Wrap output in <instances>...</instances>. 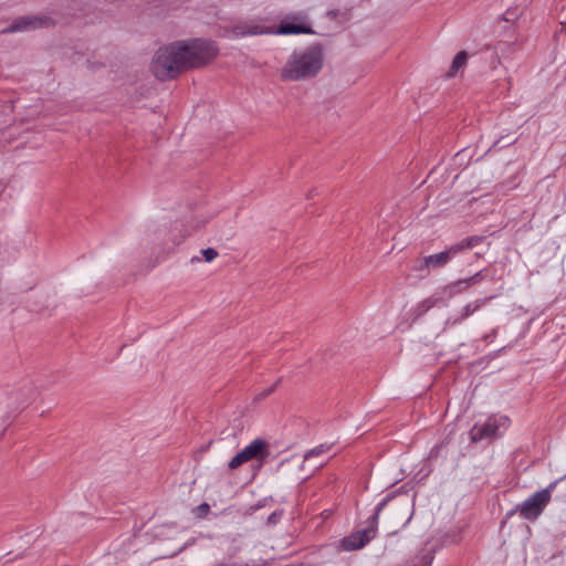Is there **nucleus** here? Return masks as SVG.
I'll return each instance as SVG.
<instances>
[{
	"label": "nucleus",
	"instance_id": "obj_1",
	"mask_svg": "<svg viewBox=\"0 0 566 566\" xmlns=\"http://www.w3.org/2000/svg\"><path fill=\"white\" fill-rule=\"evenodd\" d=\"M218 49L211 41L192 40L178 42L157 51L153 72L160 81L174 78L187 69L201 66L217 55Z\"/></svg>",
	"mask_w": 566,
	"mask_h": 566
},
{
	"label": "nucleus",
	"instance_id": "obj_2",
	"mask_svg": "<svg viewBox=\"0 0 566 566\" xmlns=\"http://www.w3.org/2000/svg\"><path fill=\"white\" fill-rule=\"evenodd\" d=\"M324 51L319 44L295 50L280 71L282 81L298 82L315 77L324 66Z\"/></svg>",
	"mask_w": 566,
	"mask_h": 566
},
{
	"label": "nucleus",
	"instance_id": "obj_3",
	"mask_svg": "<svg viewBox=\"0 0 566 566\" xmlns=\"http://www.w3.org/2000/svg\"><path fill=\"white\" fill-rule=\"evenodd\" d=\"M511 419L505 415H491L484 422L475 423L470 430L472 442L501 438L510 428Z\"/></svg>",
	"mask_w": 566,
	"mask_h": 566
},
{
	"label": "nucleus",
	"instance_id": "obj_4",
	"mask_svg": "<svg viewBox=\"0 0 566 566\" xmlns=\"http://www.w3.org/2000/svg\"><path fill=\"white\" fill-rule=\"evenodd\" d=\"M391 499L392 495H387L377 504L375 513L369 520V526L366 530L353 534L352 536L344 539V547L346 549H359L364 547L371 538L375 537L379 515Z\"/></svg>",
	"mask_w": 566,
	"mask_h": 566
},
{
	"label": "nucleus",
	"instance_id": "obj_5",
	"mask_svg": "<svg viewBox=\"0 0 566 566\" xmlns=\"http://www.w3.org/2000/svg\"><path fill=\"white\" fill-rule=\"evenodd\" d=\"M549 501L551 488L543 489L535 492L533 495L518 504L514 510L510 511L507 513V517L512 516L515 512H520L521 516L526 520H536L542 514Z\"/></svg>",
	"mask_w": 566,
	"mask_h": 566
},
{
	"label": "nucleus",
	"instance_id": "obj_6",
	"mask_svg": "<svg viewBox=\"0 0 566 566\" xmlns=\"http://www.w3.org/2000/svg\"><path fill=\"white\" fill-rule=\"evenodd\" d=\"M270 455L269 443L261 438H256L245 446L240 452H238L229 462L228 467L230 470H235L243 463L258 460L264 461Z\"/></svg>",
	"mask_w": 566,
	"mask_h": 566
},
{
	"label": "nucleus",
	"instance_id": "obj_7",
	"mask_svg": "<svg viewBox=\"0 0 566 566\" xmlns=\"http://www.w3.org/2000/svg\"><path fill=\"white\" fill-rule=\"evenodd\" d=\"M275 34H312L313 30L304 13L298 12L285 17L274 31Z\"/></svg>",
	"mask_w": 566,
	"mask_h": 566
},
{
	"label": "nucleus",
	"instance_id": "obj_8",
	"mask_svg": "<svg viewBox=\"0 0 566 566\" xmlns=\"http://www.w3.org/2000/svg\"><path fill=\"white\" fill-rule=\"evenodd\" d=\"M51 24V19L48 17H23L13 21V23L8 27L3 32L13 33L21 32L32 29H39L43 27H49Z\"/></svg>",
	"mask_w": 566,
	"mask_h": 566
},
{
	"label": "nucleus",
	"instance_id": "obj_9",
	"mask_svg": "<svg viewBox=\"0 0 566 566\" xmlns=\"http://www.w3.org/2000/svg\"><path fill=\"white\" fill-rule=\"evenodd\" d=\"M493 298V296H488L483 298L474 300L473 302L468 303L463 308L462 313L459 316H450L446 321L447 326H455L461 324L464 319L476 313L483 306L488 304Z\"/></svg>",
	"mask_w": 566,
	"mask_h": 566
},
{
	"label": "nucleus",
	"instance_id": "obj_10",
	"mask_svg": "<svg viewBox=\"0 0 566 566\" xmlns=\"http://www.w3.org/2000/svg\"><path fill=\"white\" fill-rule=\"evenodd\" d=\"M457 255V248L453 245L447 250L424 256V265H430L431 269H439L447 265Z\"/></svg>",
	"mask_w": 566,
	"mask_h": 566
},
{
	"label": "nucleus",
	"instance_id": "obj_11",
	"mask_svg": "<svg viewBox=\"0 0 566 566\" xmlns=\"http://www.w3.org/2000/svg\"><path fill=\"white\" fill-rule=\"evenodd\" d=\"M262 27L256 24H239L233 28L235 36H248L266 33Z\"/></svg>",
	"mask_w": 566,
	"mask_h": 566
},
{
	"label": "nucleus",
	"instance_id": "obj_12",
	"mask_svg": "<svg viewBox=\"0 0 566 566\" xmlns=\"http://www.w3.org/2000/svg\"><path fill=\"white\" fill-rule=\"evenodd\" d=\"M468 57L469 54L465 51H460L452 61L448 77H453L459 71L463 70L467 65Z\"/></svg>",
	"mask_w": 566,
	"mask_h": 566
},
{
	"label": "nucleus",
	"instance_id": "obj_13",
	"mask_svg": "<svg viewBox=\"0 0 566 566\" xmlns=\"http://www.w3.org/2000/svg\"><path fill=\"white\" fill-rule=\"evenodd\" d=\"M469 284L465 279L458 280L455 282L450 283L447 285L446 291L449 294V296H454L457 294H461L469 290Z\"/></svg>",
	"mask_w": 566,
	"mask_h": 566
},
{
	"label": "nucleus",
	"instance_id": "obj_14",
	"mask_svg": "<svg viewBox=\"0 0 566 566\" xmlns=\"http://www.w3.org/2000/svg\"><path fill=\"white\" fill-rule=\"evenodd\" d=\"M481 241H482V239L479 237H470V238L462 240L459 243L453 244V248H457V254H459L460 252H462L467 249H471V248L478 245Z\"/></svg>",
	"mask_w": 566,
	"mask_h": 566
},
{
	"label": "nucleus",
	"instance_id": "obj_15",
	"mask_svg": "<svg viewBox=\"0 0 566 566\" xmlns=\"http://www.w3.org/2000/svg\"><path fill=\"white\" fill-rule=\"evenodd\" d=\"M327 450H329V447L326 446V444H319L313 449H311L310 451H307L305 454H304V461H310L312 460L313 458H316V457H319L322 454H324Z\"/></svg>",
	"mask_w": 566,
	"mask_h": 566
},
{
	"label": "nucleus",
	"instance_id": "obj_16",
	"mask_svg": "<svg viewBox=\"0 0 566 566\" xmlns=\"http://www.w3.org/2000/svg\"><path fill=\"white\" fill-rule=\"evenodd\" d=\"M484 279H485V271L482 270V271H479L475 274L467 277L465 280H467L469 286H472V285H475V284L482 282Z\"/></svg>",
	"mask_w": 566,
	"mask_h": 566
},
{
	"label": "nucleus",
	"instance_id": "obj_17",
	"mask_svg": "<svg viewBox=\"0 0 566 566\" xmlns=\"http://www.w3.org/2000/svg\"><path fill=\"white\" fill-rule=\"evenodd\" d=\"M201 253L207 262H211L218 256V252L213 248L203 249Z\"/></svg>",
	"mask_w": 566,
	"mask_h": 566
},
{
	"label": "nucleus",
	"instance_id": "obj_18",
	"mask_svg": "<svg viewBox=\"0 0 566 566\" xmlns=\"http://www.w3.org/2000/svg\"><path fill=\"white\" fill-rule=\"evenodd\" d=\"M433 304H434V303H433V301H432V300L427 298V300H424L423 302H421V303L419 304V307L421 308V311H422V312H426V311H428L429 308H431V307L433 306Z\"/></svg>",
	"mask_w": 566,
	"mask_h": 566
},
{
	"label": "nucleus",
	"instance_id": "obj_19",
	"mask_svg": "<svg viewBox=\"0 0 566 566\" xmlns=\"http://www.w3.org/2000/svg\"><path fill=\"white\" fill-rule=\"evenodd\" d=\"M431 269L430 265H424V258L417 261L415 265V270L417 271H423Z\"/></svg>",
	"mask_w": 566,
	"mask_h": 566
},
{
	"label": "nucleus",
	"instance_id": "obj_20",
	"mask_svg": "<svg viewBox=\"0 0 566 566\" xmlns=\"http://www.w3.org/2000/svg\"><path fill=\"white\" fill-rule=\"evenodd\" d=\"M281 514H277L276 512L272 513L269 517H268V523L269 524H275L277 522V520L280 518Z\"/></svg>",
	"mask_w": 566,
	"mask_h": 566
},
{
	"label": "nucleus",
	"instance_id": "obj_21",
	"mask_svg": "<svg viewBox=\"0 0 566 566\" xmlns=\"http://www.w3.org/2000/svg\"><path fill=\"white\" fill-rule=\"evenodd\" d=\"M274 387H275V385H274V386H272V387H270L269 389H266V390L262 394V396H268V395H270V394L274 390Z\"/></svg>",
	"mask_w": 566,
	"mask_h": 566
},
{
	"label": "nucleus",
	"instance_id": "obj_22",
	"mask_svg": "<svg viewBox=\"0 0 566 566\" xmlns=\"http://www.w3.org/2000/svg\"><path fill=\"white\" fill-rule=\"evenodd\" d=\"M324 464V462L317 463L316 468H321Z\"/></svg>",
	"mask_w": 566,
	"mask_h": 566
},
{
	"label": "nucleus",
	"instance_id": "obj_23",
	"mask_svg": "<svg viewBox=\"0 0 566 566\" xmlns=\"http://www.w3.org/2000/svg\"><path fill=\"white\" fill-rule=\"evenodd\" d=\"M206 509H208V504L202 505V510H206Z\"/></svg>",
	"mask_w": 566,
	"mask_h": 566
},
{
	"label": "nucleus",
	"instance_id": "obj_24",
	"mask_svg": "<svg viewBox=\"0 0 566 566\" xmlns=\"http://www.w3.org/2000/svg\"><path fill=\"white\" fill-rule=\"evenodd\" d=\"M206 509H208V504L202 505V510H206Z\"/></svg>",
	"mask_w": 566,
	"mask_h": 566
}]
</instances>
